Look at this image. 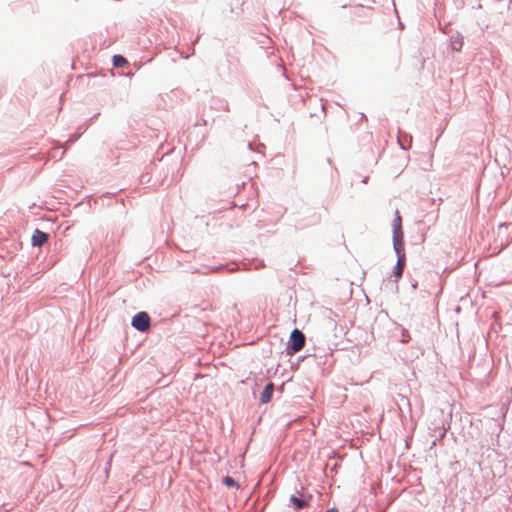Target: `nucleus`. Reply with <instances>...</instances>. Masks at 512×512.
Returning a JSON list of instances; mask_svg holds the SVG:
<instances>
[{
	"label": "nucleus",
	"mask_w": 512,
	"mask_h": 512,
	"mask_svg": "<svg viewBox=\"0 0 512 512\" xmlns=\"http://www.w3.org/2000/svg\"><path fill=\"white\" fill-rule=\"evenodd\" d=\"M131 324L136 330L145 332L150 328L151 320L146 312H139L132 318Z\"/></svg>",
	"instance_id": "obj_1"
},
{
	"label": "nucleus",
	"mask_w": 512,
	"mask_h": 512,
	"mask_svg": "<svg viewBox=\"0 0 512 512\" xmlns=\"http://www.w3.org/2000/svg\"><path fill=\"white\" fill-rule=\"evenodd\" d=\"M305 345V336L304 334L298 330L294 329L290 335V345L289 348L294 352L300 351Z\"/></svg>",
	"instance_id": "obj_2"
},
{
	"label": "nucleus",
	"mask_w": 512,
	"mask_h": 512,
	"mask_svg": "<svg viewBox=\"0 0 512 512\" xmlns=\"http://www.w3.org/2000/svg\"><path fill=\"white\" fill-rule=\"evenodd\" d=\"M48 238L49 235L46 232L35 229L31 237V244L33 247H41L47 242Z\"/></svg>",
	"instance_id": "obj_3"
},
{
	"label": "nucleus",
	"mask_w": 512,
	"mask_h": 512,
	"mask_svg": "<svg viewBox=\"0 0 512 512\" xmlns=\"http://www.w3.org/2000/svg\"><path fill=\"white\" fill-rule=\"evenodd\" d=\"M311 498V495H302L301 497L292 495L289 501L295 507L296 510H301L309 505Z\"/></svg>",
	"instance_id": "obj_4"
},
{
	"label": "nucleus",
	"mask_w": 512,
	"mask_h": 512,
	"mask_svg": "<svg viewBox=\"0 0 512 512\" xmlns=\"http://www.w3.org/2000/svg\"><path fill=\"white\" fill-rule=\"evenodd\" d=\"M393 245L396 254H400L404 252V244H403V231H393Z\"/></svg>",
	"instance_id": "obj_5"
},
{
	"label": "nucleus",
	"mask_w": 512,
	"mask_h": 512,
	"mask_svg": "<svg viewBox=\"0 0 512 512\" xmlns=\"http://www.w3.org/2000/svg\"><path fill=\"white\" fill-rule=\"evenodd\" d=\"M397 256H398V260H397V264H396L394 273H395L396 278H400L403 274V270H404L405 263H406V257H405L404 252L397 254Z\"/></svg>",
	"instance_id": "obj_6"
},
{
	"label": "nucleus",
	"mask_w": 512,
	"mask_h": 512,
	"mask_svg": "<svg viewBox=\"0 0 512 512\" xmlns=\"http://www.w3.org/2000/svg\"><path fill=\"white\" fill-rule=\"evenodd\" d=\"M274 392V385L273 383H268L266 387L264 388L263 392L261 393L260 401L263 404L268 403L273 395Z\"/></svg>",
	"instance_id": "obj_7"
},
{
	"label": "nucleus",
	"mask_w": 512,
	"mask_h": 512,
	"mask_svg": "<svg viewBox=\"0 0 512 512\" xmlns=\"http://www.w3.org/2000/svg\"><path fill=\"white\" fill-rule=\"evenodd\" d=\"M127 64V60L121 55H115L113 57V65L117 68L124 67Z\"/></svg>",
	"instance_id": "obj_8"
},
{
	"label": "nucleus",
	"mask_w": 512,
	"mask_h": 512,
	"mask_svg": "<svg viewBox=\"0 0 512 512\" xmlns=\"http://www.w3.org/2000/svg\"><path fill=\"white\" fill-rule=\"evenodd\" d=\"M394 230L400 231L402 230V220L399 211L397 210L395 213V219L393 221Z\"/></svg>",
	"instance_id": "obj_9"
},
{
	"label": "nucleus",
	"mask_w": 512,
	"mask_h": 512,
	"mask_svg": "<svg viewBox=\"0 0 512 512\" xmlns=\"http://www.w3.org/2000/svg\"><path fill=\"white\" fill-rule=\"evenodd\" d=\"M223 483L227 486V487H236L237 486V483L236 481L230 477V476H226L224 479H223Z\"/></svg>",
	"instance_id": "obj_10"
},
{
	"label": "nucleus",
	"mask_w": 512,
	"mask_h": 512,
	"mask_svg": "<svg viewBox=\"0 0 512 512\" xmlns=\"http://www.w3.org/2000/svg\"><path fill=\"white\" fill-rule=\"evenodd\" d=\"M59 101H60V103H63V101H64V92H62V93L60 94V96H59Z\"/></svg>",
	"instance_id": "obj_11"
},
{
	"label": "nucleus",
	"mask_w": 512,
	"mask_h": 512,
	"mask_svg": "<svg viewBox=\"0 0 512 512\" xmlns=\"http://www.w3.org/2000/svg\"><path fill=\"white\" fill-rule=\"evenodd\" d=\"M326 512H339V511L337 509L332 508V509L327 510Z\"/></svg>",
	"instance_id": "obj_12"
}]
</instances>
